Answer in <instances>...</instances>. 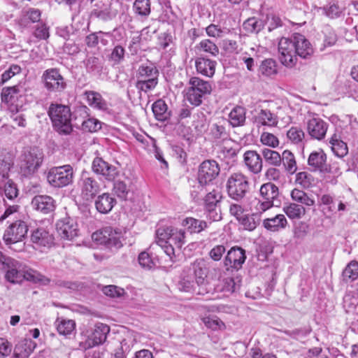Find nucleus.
<instances>
[{
    "instance_id": "nucleus-28",
    "label": "nucleus",
    "mask_w": 358,
    "mask_h": 358,
    "mask_svg": "<svg viewBox=\"0 0 358 358\" xmlns=\"http://www.w3.org/2000/svg\"><path fill=\"white\" fill-rule=\"evenodd\" d=\"M182 226L185 227L191 234H199L208 227V223L194 217H187L182 221Z\"/></svg>"
},
{
    "instance_id": "nucleus-33",
    "label": "nucleus",
    "mask_w": 358,
    "mask_h": 358,
    "mask_svg": "<svg viewBox=\"0 0 358 358\" xmlns=\"http://www.w3.org/2000/svg\"><path fill=\"white\" fill-rule=\"evenodd\" d=\"M57 332L62 336L71 334L76 329V322L73 320L58 317L55 321Z\"/></svg>"
},
{
    "instance_id": "nucleus-48",
    "label": "nucleus",
    "mask_w": 358,
    "mask_h": 358,
    "mask_svg": "<svg viewBox=\"0 0 358 358\" xmlns=\"http://www.w3.org/2000/svg\"><path fill=\"white\" fill-rule=\"evenodd\" d=\"M245 229L252 231L260 222V217L252 213V215H244L238 221Z\"/></svg>"
},
{
    "instance_id": "nucleus-3",
    "label": "nucleus",
    "mask_w": 358,
    "mask_h": 358,
    "mask_svg": "<svg viewBox=\"0 0 358 358\" xmlns=\"http://www.w3.org/2000/svg\"><path fill=\"white\" fill-rule=\"evenodd\" d=\"M110 331L108 324L100 322L88 327L80 333L82 340L79 341V348L86 350L103 345L106 341Z\"/></svg>"
},
{
    "instance_id": "nucleus-16",
    "label": "nucleus",
    "mask_w": 358,
    "mask_h": 358,
    "mask_svg": "<svg viewBox=\"0 0 358 358\" xmlns=\"http://www.w3.org/2000/svg\"><path fill=\"white\" fill-rule=\"evenodd\" d=\"M92 169L94 173L97 175H101L108 180H113L117 175L116 168L105 162L101 157L94 159Z\"/></svg>"
},
{
    "instance_id": "nucleus-61",
    "label": "nucleus",
    "mask_w": 358,
    "mask_h": 358,
    "mask_svg": "<svg viewBox=\"0 0 358 358\" xmlns=\"http://www.w3.org/2000/svg\"><path fill=\"white\" fill-rule=\"evenodd\" d=\"M103 293L111 298H118L124 295V289L115 285H106L102 289Z\"/></svg>"
},
{
    "instance_id": "nucleus-50",
    "label": "nucleus",
    "mask_w": 358,
    "mask_h": 358,
    "mask_svg": "<svg viewBox=\"0 0 358 358\" xmlns=\"http://www.w3.org/2000/svg\"><path fill=\"white\" fill-rule=\"evenodd\" d=\"M287 137L292 143L297 145L303 142L305 134L301 129L292 127L287 131Z\"/></svg>"
},
{
    "instance_id": "nucleus-20",
    "label": "nucleus",
    "mask_w": 358,
    "mask_h": 358,
    "mask_svg": "<svg viewBox=\"0 0 358 358\" xmlns=\"http://www.w3.org/2000/svg\"><path fill=\"white\" fill-rule=\"evenodd\" d=\"M32 208L43 214L53 212L56 208L54 199L48 195H36L31 200Z\"/></svg>"
},
{
    "instance_id": "nucleus-31",
    "label": "nucleus",
    "mask_w": 358,
    "mask_h": 358,
    "mask_svg": "<svg viewBox=\"0 0 358 358\" xmlns=\"http://www.w3.org/2000/svg\"><path fill=\"white\" fill-rule=\"evenodd\" d=\"M152 110L155 117L159 122H165L169 120L171 116V113L168 111L167 105L162 99H158L154 102Z\"/></svg>"
},
{
    "instance_id": "nucleus-41",
    "label": "nucleus",
    "mask_w": 358,
    "mask_h": 358,
    "mask_svg": "<svg viewBox=\"0 0 358 358\" xmlns=\"http://www.w3.org/2000/svg\"><path fill=\"white\" fill-rule=\"evenodd\" d=\"M320 206H325L326 207L322 209L323 213L327 217H330L336 212V206L334 198L329 194H323L318 200Z\"/></svg>"
},
{
    "instance_id": "nucleus-63",
    "label": "nucleus",
    "mask_w": 358,
    "mask_h": 358,
    "mask_svg": "<svg viewBox=\"0 0 358 358\" xmlns=\"http://www.w3.org/2000/svg\"><path fill=\"white\" fill-rule=\"evenodd\" d=\"M260 141L262 144L271 148H276L279 145L278 138L273 134L268 132H263L261 135Z\"/></svg>"
},
{
    "instance_id": "nucleus-64",
    "label": "nucleus",
    "mask_w": 358,
    "mask_h": 358,
    "mask_svg": "<svg viewBox=\"0 0 358 358\" xmlns=\"http://www.w3.org/2000/svg\"><path fill=\"white\" fill-rule=\"evenodd\" d=\"M138 262L142 268L150 270L155 266V263L150 255L146 252H142L138 255Z\"/></svg>"
},
{
    "instance_id": "nucleus-55",
    "label": "nucleus",
    "mask_w": 358,
    "mask_h": 358,
    "mask_svg": "<svg viewBox=\"0 0 358 358\" xmlns=\"http://www.w3.org/2000/svg\"><path fill=\"white\" fill-rule=\"evenodd\" d=\"M243 29L250 33H258L262 29V22L255 17L249 18L243 22Z\"/></svg>"
},
{
    "instance_id": "nucleus-18",
    "label": "nucleus",
    "mask_w": 358,
    "mask_h": 358,
    "mask_svg": "<svg viewBox=\"0 0 358 358\" xmlns=\"http://www.w3.org/2000/svg\"><path fill=\"white\" fill-rule=\"evenodd\" d=\"M246 259L245 252L240 247H232L224 259V265L238 270L242 268Z\"/></svg>"
},
{
    "instance_id": "nucleus-54",
    "label": "nucleus",
    "mask_w": 358,
    "mask_h": 358,
    "mask_svg": "<svg viewBox=\"0 0 358 358\" xmlns=\"http://www.w3.org/2000/svg\"><path fill=\"white\" fill-rule=\"evenodd\" d=\"M101 128V122L94 117H89L82 122V129L87 132H96Z\"/></svg>"
},
{
    "instance_id": "nucleus-37",
    "label": "nucleus",
    "mask_w": 358,
    "mask_h": 358,
    "mask_svg": "<svg viewBox=\"0 0 358 358\" xmlns=\"http://www.w3.org/2000/svg\"><path fill=\"white\" fill-rule=\"evenodd\" d=\"M222 199V194L217 189H213L208 192L204 197V205L208 212L213 213V210Z\"/></svg>"
},
{
    "instance_id": "nucleus-45",
    "label": "nucleus",
    "mask_w": 358,
    "mask_h": 358,
    "mask_svg": "<svg viewBox=\"0 0 358 358\" xmlns=\"http://www.w3.org/2000/svg\"><path fill=\"white\" fill-rule=\"evenodd\" d=\"M195 48L200 51L208 53L211 56L216 57L219 54L218 47L209 39H204L201 41L195 47Z\"/></svg>"
},
{
    "instance_id": "nucleus-26",
    "label": "nucleus",
    "mask_w": 358,
    "mask_h": 358,
    "mask_svg": "<svg viewBox=\"0 0 358 358\" xmlns=\"http://www.w3.org/2000/svg\"><path fill=\"white\" fill-rule=\"evenodd\" d=\"M189 266H192V275L195 279L196 285L198 286L204 285L207 277V273L203 259H196Z\"/></svg>"
},
{
    "instance_id": "nucleus-36",
    "label": "nucleus",
    "mask_w": 358,
    "mask_h": 358,
    "mask_svg": "<svg viewBox=\"0 0 358 358\" xmlns=\"http://www.w3.org/2000/svg\"><path fill=\"white\" fill-rule=\"evenodd\" d=\"M281 164L282 163L285 171L292 175L297 170L296 162L294 154L289 150H284L281 157Z\"/></svg>"
},
{
    "instance_id": "nucleus-35",
    "label": "nucleus",
    "mask_w": 358,
    "mask_h": 358,
    "mask_svg": "<svg viewBox=\"0 0 358 358\" xmlns=\"http://www.w3.org/2000/svg\"><path fill=\"white\" fill-rule=\"evenodd\" d=\"M329 143L331 144V150L336 156L342 158L348 154L347 144L341 141L336 134L331 136Z\"/></svg>"
},
{
    "instance_id": "nucleus-22",
    "label": "nucleus",
    "mask_w": 358,
    "mask_h": 358,
    "mask_svg": "<svg viewBox=\"0 0 358 358\" xmlns=\"http://www.w3.org/2000/svg\"><path fill=\"white\" fill-rule=\"evenodd\" d=\"M195 279L192 275V266L185 267L180 276L178 283L180 290L189 292L195 289Z\"/></svg>"
},
{
    "instance_id": "nucleus-1",
    "label": "nucleus",
    "mask_w": 358,
    "mask_h": 358,
    "mask_svg": "<svg viewBox=\"0 0 358 358\" xmlns=\"http://www.w3.org/2000/svg\"><path fill=\"white\" fill-rule=\"evenodd\" d=\"M157 243L164 250L171 260L179 255L186 242L184 229L173 227H160L156 231Z\"/></svg>"
},
{
    "instance_id": "nucleus-44",
    "label": "nucleus",
    "mask_w": 358,
    "mask_h": 358,
    "mask_svg": "<svg viewBox=\"0 0 358 358\" xmlns=\"http://www.w3.org/2000/svg\"><path fill=\"white\" fill-rule=\"evenodd\" d=\"M343 307L348 314L358 315V297L346 294L343 297Z\"/></svg>"
},
{
    "instance_id": "nucleus-23",
    "label": "nucleus",
    "mask_w": 358,
    "mask_h": 358,
    "mask_svg": "<svg viewBox=\"0 0 358 358\" xmlns=\"http://www.w3.org/2000/svg\"><path fill=\"white\" fill-rule=\"evenodd\" d=\"M216 64L215 61L202 57L195 61L196 71L207 77H212L215 74Z\"/></svg>"
},
{
    "instance_id": "nucleus-6",
    "label": "nucleus",
    "mask_w": 358,
    "mask_h": 358,
    "mask_svg": "<svg viewBox=\"0 0 358 358\" xmlns=\"http://www.w3.org/2000/svg\"><path fill=\"white\" fill-rule=\"evenodd\" d=\"M159 71L153 63L142 64L138 69L136 87L138 90H152L158 83Z\"/></svg>"
},
{
    "instance_id": "nucleus-27",
    "label": "nucleus",
    "mask_w": 358,
    "mask_h": 358,
    "mask_svg": "<svg viewBox=\"0 0 358 358\" xmlns=\"http://www.w3.org/2000/svg\"><path fill=\"white\" fill-rule=\"evenodd\" d=\"M259 193L262 199L274 203L275 200L279 196V189L275 185L268 182L261 186Z\"/></svg>"
},
{
    "instance_id": "nucleus-47",
    "label": "nucleus",
    "mask_w": 358,
    "mask_h": 358,
    "mask_svg": "<svg viewBox=\"0 0 358 358\" xmlns=\"http://www.w3.org/2000/svg\"><path fill=\"white\" fill-rule=\"evenodd\" d=\"M133 10L141 17H148L150 13V0H136L133 4Z\"/></svg>"
},
{
    "instance_id": "nucleus-7",
    "label": "nucleus",
    "mask_w": 358,
    "mask_h": 358,
    "mask_svg": "<svg viewBox=\"0 0 358 358\" xmlns=\"http://www.w3.org/2000/svg\"><path fill=\"white\" fill-rule=\"evenodd\" d=\"M73 180V169L69 164L51 168L47 174V180L54 187L69 185Z\"/></svg>"
},
{
    "instance_id": "nucleus-19",
    "label": "nucleus",
    "mask_w": 358,
    "mask_h": 358,
    "mask_svg": "<svg viewBox=\"0 0 358 358\" xmlns=\"http://www.w3.org/2000/svg\"><path fill=\"white\" fill-rule=\"evenodd\" d=\"M294 43H295L296 57H300L303 59H308L313 54V48L308 40L301 34H294L292 35Z\"/></svg>"
},
{
    "instance_id": "nucleus-46",
    "label": "nucleus",
    "mask_w": 358,
    "mask_h": 358,
    "mask_svg": "<svg viewBox=\"0 0 358 358\" xmlns=\"http://www.w3.org/2000/svg\"><path fill=\"white\" fill-rule=\"evenodd\" d=\"M259 72L265 76H271L278 73L276 62L273 59L262 61L259 68Z\"/></svg>"
},
{
    "instance_id": "nucleus-42",
    "label": "nucleus",
    "mask_w": 358,
    "mask_h": 358,
    "mask_svg": "<svg viewBox=\"0 0 358 358\" xmlns=\"http://www.w3.org/2000/svg\"><path fill=\"white\" fill-rule=\"evenodd\" d=\"M323 13L331 19H335L342 14L343 8L336 1H331L322 8Z\"/></svg>"
},
{
    "instance_id": "nucleus-9",
    "label": "nucleus",
    "mask_w": 358,
    "mask_h": 358,
    "mask_svg": "<svg viewBox=\"0 0 358 358\" xmlns=\"http://www.w3.org/2000/svg\"><path fill=\"white\" fill-rule=\"evenodd\" d=\"M294 44L292 36L290 38L282 37L278 42L279 60L287 68L294 67L298 61Z\"/></svg>"
},
{
    "instance_id": "nucleus-30",
    "label": "nucleus",
    "mask_w": 358,
    "mask_h": 358,
    "mask_svg": "<svg viewBox=\"0 0 358 358\" xmlns=\"http://www.w3.org/2000/svg\"><path fill=\"white\" fill-rule=\"evenodd\" d=\"M287 221L286 217L282 214L275 215L272 218H266L264 220V227L271 231H277L280 229L286 227Z\"/></svg>"
},
{
    "instance_id": "nucleus-32",
    "label": "nucleus",
    "mask_w": 358,
    "mask_h": 358,
    "mask_svg": "<svg viewBox=\"0 0 358 358\" xmlns=\"http://www.w3.org/2000/svg\"><path fill=\"white\" fill-rule=\"evenodd\" d=\"M245 109L241 106L234 107L229 114V122L233 127L243 126L245 122Z\"/></svg>"
},
{
    "instance_id": "nucleus-2",
    "label": "nucleus",
    "mask_w": 358,
    "mask_h": 358,
    "mask_svg": "<svg viewBox=\"0 0 358 358\" xmlns=\"http://www.w3.org/2000/svg\"><path fill=\"white\" fill-rule=\"evenodd\" d=\"M3 264L6 270V278L12 283H19L23 279L41 285H48L50 282L49 278L37 271L33 269L24 271L22 264L10 257H4Z\"/></svg>"
},
{
    "instance_id": "nucleus-43",
    "label": "nucleus",
    "mask_w": 358,
    "mask_h": 358,
    "mask_svg": "<svg viewBox=\"0 0 358 358\" xmlns=\"http://www.w3.org/2000/svg\"><path fill=\"white\" fill-rule=\"evenodd\" d=\"M262 156L266 162L273 166H280L281 165V157L277 151L264 148L262 151Z\"/></svg>"
},
{
    "instance_id": "nucleus-17",
    "label": "nucleus",
    "mask_w": 358,
    "mask_h": 358,
    "mask_svg": "<svg viewBox=\"0 0 358 358\" xmlns=\"http://www.w3.org/2000/svg\"><path fill=\"white\" fill-rule=\"evenodd\" d=\"M43 80L45 86L49 90H59L66 87L64 78L56 69H49L44 71Z\"/></svg>"
},
{
    "instance_id": "nucleus-4",
    "label": "nucleus",
    "mask_w": 358,
    "mask_h": 358,
    "mask_svg": "<svg viewBox=\"0 0 358 358\" xmlns=\"http://www.w3.org/2000/svg\"><path fill=\"white\" fill-rule=\"evenodd\" d=\"M48 115L54 129L60 134L68 135L73 131L71 113L70 108L64 105L51 104Z\"/></svg>"
},
{
    "instance_id": "nucleus-49",
    "label": "nucleus",
    "mask_w": 358,
    "mask_h": 358,
    "mask_svg": "<svg viewBox=\"0 0 358 358\" xmlns=\"http://www.w3.org/2000/svg\"><path fill=\"white\" fill-rule=\"evenodd\" d=\"M110 233H112V227H104L99 231L94 232L92 234V240L100 245L107 246L108 238L110 236Z\"/></svg>"
},
{
    "instance_id": "nucleus-51",
    "label": "nucleus",
    "mask_w": 358,
    "mask_h": 358,
    "mask_svg": "<svg viewBox=\"0 0 358 358\" xmlns=\"http://www.w3.org/2000/svg\"><path fill=\"white\" fill-rule=\"evenodd\" d=\"M201 320L207 328L213 331L222 330L225 328L224 322L216 316L203 317Z\"/></svg>"
},
{
    "instance_id": "nucleus-13",
    "label": "nucleus",
    "mask_w": 358,
    "mask_h": 358,
    "mask_svg": "<svg viewBox=\"0 0 358 358\" xmlns=\"http://www.w3.org/2000/svg\"><path fill=\"white\" fill-rule=\"evenodd\" d=\"M328 129V124L320 117L310 115L306 121V131L313 139L320 141L323 139Z\"/></svg>"
},
{
    "instance_id": "nucleus-11",
    "label": "nucleus",
    "mask_w": 358,
    "mask_h": 358,
    "mask_svg": "<svg viewBox=\"0 0 358 358\" xmlns=\"http://www.w3.org/2000/svg\"><path fill=\"white\" fill-rule=\"evenodd\" d=\"M220 169L217 162L213 159L203 161L199 166L197 179L201 186L214 180L219 175Z\"/></svg>"
},
{
    "instance_id": "nucleus-38",
    "label": "nucleus",
    "mask_w": 358,
    "mask_h": 358,
    "mask_svg": "<svg viewBox=\"0 0 358 358\" xmlns=\"http://www.w3.org/2000/svg\"><path fill=\"white\" fill-rule=\"evenodd\" d=\"M283 210L288 217L292 220L300 219L306 213L305 207L296 203H291L285 206Z\"/></svg>"
},
{
    "instance_id": "nucleus-8",
    "label": "nucleus",
    "mask_w": 358,
    "mask_h": 358,
    "mask_svg": "<svg viewBox=\"0 0 358 358\" xmlns=\"http://www.w3.org/2000/svg\"><path fill=\"white\" fill-rule=\"evenodd\" d=\"M227 189L230 197L237 201L242 199L249 190L248 177L241 172L232 173L227 180Z\"/></svg>"
},
{
    "instance_id": "nucleus-29",
    "label": "nucleus",
    "mask_w": 358,
    "mask_h": 358,
    "mask_svg": "<svg viewBox=\"0 0 358 358\" xmlns=\"http://www.w3.org/2000/svg\"><path fill=\"white\" fill-rule=\"evenodd\" d=\"M83 96L90 106L103 110L107 109V103L99 93L95 91H85Z\"/></svg>"
},
{
    "instance_id": "nucleus-52",
    "label": "nucleus",
    "mask_w": 358,
    "mask_h": 358,
    "mask_svg": "<svg viewBox=\"0 0 358 358\" xmlns=\"http://www.w3.org/2000/svg\"><path fill=\"white\" fill-rule=\"evenodd\" d=\"M343 277L345 281L356 280L358 278V263L355 261L349 263L343 271Z\"/></svg>"
},
{
    "instance_id": "nucleus-58",
    "label": "nucleus",
    "mask_w": 358,
    "mask_h": 358,
    "mask_svg": "<svg viewBox=\"0 0 358 358\" xmlns=\"http://www.w3.org/2000/svg\"><path fill=\"white\" fill-rule=\"evenodd\" d=\"M210 135L214 139H219L227 136L225 127L221 122L213 123L210 127Z\"/></svg>"
},
{
    "instance_id": "nucleus-15",
    "label": "nucleus",
    "mask_w": 358,
    "mask_h": 358,
    "mask_svg": "<svg viewBox=\"0 0 358 358\" xmlns=\"http://www.w3.org/2000/svg\"><path fill=\"white\" fill-rule=\"evenodd\" d=\"M54 236L47 229L39 227L34 229L31 235V241L41 250L49 249L54 245Z\"/></svg>"
},
{
    "instance_id": "nucleus-10",
    "label": "nucleus",
    "mask_w": 358,
    "mask_h": 358,
    "mask_svg": "<svg viewBox=\"0 0 358 358\" xmlns=\"http://www.w3.org/2000/svg\"><path fill=\"white\" fill-rule=\"evenodd\" d=\"M78 187L82 199L86 201H92L101 190L100 183L86 171L81 173Z\"/></svg>"
},
{
    "instance_id": "nucleus-62",
    "label": "nucleus",
    "mask_w": 358,
    "mask_h": 358,
    "mask_svg": "<svg viewBox=\"0 0 358 358\" xmlns=\"http://www.w3.org/2000/svg\"><path fill=\"white\" fill-rule=\"evenodd\" d=\"M206 91H187L185 95L187 100L192 105L199 106L202 102V92ZM210 92V91H208Z\"/></svg>"
},
{
    "instance_id": "nucleus-25",
    "label": "nucleus",
    "mask_w": 358,
    "mask_h": 358,
    "mask_svg": "<svg viewBox=\"0 0 358 358\" xmlns=\"http://www.w3.org/2000/svg\"><path fill=\"white\" fill-rule=\"evenodd\" d=\"M327 162V155L322 150L312 152L308 159V164L313 171H318L320 172Z\"/></svg>"
},
{
    "instance_id": "nucleus-12",
    "label": "nucleus",
    "mask_w": 358,
    "mask_h": 358,
    "mask_svg": "<svg viewBox=\"0 0 358 358\" xmlns=\"http://www.w3.org/2000/svg\"><path fill=\"white\" fill-rule=\"evenodd\" d=\"M28 231L27 224L22 220L12 223L5 231L3 240L6 244H13L22 241Z\"/></svg>"
},
{
    "instance_id": "nucleus-24",
    "label": "nucleus",
    "mask_w": 358,
    "mask_h": 358,
    "mask_svg": "<svg viewBox=\"0 0 358 358\" xmlns=\"http://www.w3.org/2000/svg\"><path fill=\"white\" fill-rule=\"evenodd\" d=\"M115 203V199L108 193L99 195L95 201L96 208L101 213H109Z\"/></svg>"
},
{
    "instance_id": "nucleus-60",
    "label": "nucleus",
    "mask_w": 358,
    "mask_h": 358,
    "mask_svg": "<svg viewBox=\"0 0 358 358\" xmlns=\"http://www.w3.org/2000/svg\"><path fill=\"white\" fill-rule=\"evenodd\" d=\"M313 177L307 172H299L296 176L295 182L303 188H308L312 184Z\"/></svg>"
},
{
    "instance_id": "nucleus-56",
    "label": "nucleus",
    "mask_w": 358,
    "mask_h": 358,
    "mask_svg": "<svg viewBox=\"0 0 358 358\" xmlns=\"http://www.w3.org/2000/svg\"><path fill=\"white\" fill-rule=\"evenodd\" d=\"M191 87L189 90H211L212 86L209 82L204 81L199 78L194 77L189 80Z\"/></svg>"
},
{
    "instance_id": "nucleus-59",
    "label": "nucleus",
    "mask_w": 358,
    "mask_h": 358,
    "mask_svg": "<svg viewBox=\"0 0 358 358\" xmlns=\"http://www.w3.org/2000/svg\"><path fill=\"white\" fill-rule=\"evenodd\" d=\"M21 67L16 64L11 65L9 69L1 74L0 84H4L13 76L21 73Z\"/></svg>"
},
{
    "instance_id": "nucleus-39",
    "label": "nucleus",
    "mask_w": 358,
    "mask_h": 358,
    "mask_svg": "<svg viewBox=\"0 0 358 358\" xmlns=\"http://www.w3.org/2000/svg\"><path fill=\"white\" fill-rule=\"evenodd\" d=\"M36 347V343L31 338H24L15 345V352L29 357Z\"/></svg>"
},
{
    "instance_id": "nucleus-5",
    "label": "nucleus",
    "mask_w": 358,
    "mask_h": 358,
    "mask_svg": "<svg viewBox=\"0 0 358 358\" xmlns=\"http://www.w3.org/2000/svg\"><path fill=\"white\" fill-rule=\"evenodd\" d=\"M43 161V154L38 148H30L23 151L19 162L20 173L29 177L38 171Z\"/></svg>"
},
{
    "instance_id": "nucleus-34",
    "label": "nucleus",
    "mask_w": 358,
    "mask_h": 358,
    "mask_svg": "<svg viewBox=\"0 0 358 358\" xmlns=\"http://www.w3.org/2000/svg\"><path fill=\"white\" fill-rule=\"evenodd\" d=\"M110 34L107 32L99 31L89 34L85 38V43L89 48H94L99 43L103 45H106L108 43V38Z\"/></svg>"
},
{
    "instance_id": "nucleus-21",
    "label": "nucleus",
    "mask_w": 358,
    "mask_h": 358,
    "mask_svg": "<svg viewBox=\"0 0 358 358\" xmlns=\"http://www.w3.org/2000/svg\"><path fill=\"white\" fill-rule=\"evenodd\" d=\"M243 162L248 170L253 174H259L262 171V159L255 150L245 152L243 154Z\"/></svg>"
},
{
    "instance_id": "nucleus-57",
    "label": "nucleus",
    "mask_w": 358,
    "mask_h": 358,
    "mask_svg": "<svg viewBox=\"0 0 358 358\" xmlns=\"http://www.w3.org/2000/svg\"><path fill=\"white\" fill-rule=\"evenodd\" d=\"M5 196L10 200L16 198L18 195L17 185L11 180H8L3 186Z\"/></svg>"
},
{
    "instance_id": "nucleus-40",
    "label": "nucleus",
    "mask_w": 358,
    "mask_h": 358,
    "mask_svg": "<svg viewBox=\"0 0 358 358\" xmlns=\"http://www.w3.org/2000/svg\"><path fill=\"white\" fill-rule=\"evenodd\" d=\"M290 195L292 199L295 202L301 203L306 206H313L315 205V200L309 196L307 193L301 189L296 188L294 189L291 192Z\"/></svg>"
},
{
    "instance_id": "nucleus-53",
    "label": "nucleus",
    "mask_w": 358,
    "mask_h": 358,
    "mask_svg": "<svg viewBox=\"0 0 358 358\" xmlns=\"http://www.w3.org/2000/svg\"><path fill=\"white\" fill-rule=\"evenodd\" d=\"M273 206L274 203H270V201H266L263 199H255L253 201V213L259 217L262 213L270 209Z\"/></svg>"
},
{
    "instance_id": "nucleus-14",
    "label": "nucleus",
    "mask_w": 358,
    "mask_h": 358,
    "mask_svg": "<svg viewBox=\"0 0 358 358\" xmlns=\"http://www.w3.org/2000/svg\"><path fill=\"white\" fill-rule=\"evenodd\" d=\"M56 227L57 233L63 239L72 240L78 236V224L69 217L59 220L57 222Z\"/></svg>"
}]
</instances>
